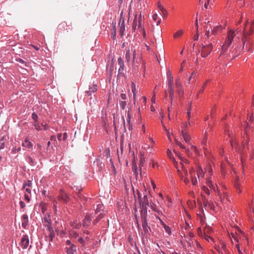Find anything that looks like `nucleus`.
<instances>
[{
    "instance_id": "nucleus-2",
    "label": "nucleus",
    "mask_w": 254,
    "mask_h": 254,
    "mask_svg": "<svg viewBox=\"0 0 254 254\" xmlns=\"http://www.w3.org/2000/svg\"><path fill=\"white\" fill-rule=\"evenodd\" d=\"M243 136V142L241 146L233 139L230 140L231 146L233 149H235L241 155L242 163L244 162V158L247 156V149L252 153L254 150V123H248L246 122Z\"/></svg>"
},
{
    "instance_id": "nucleus-5",
    "label": "nucleus",
    "mask_w": 254,
    "mask_h": 254,
    "mask_svg": "<svg viewBox=\"0 0 254 254\" xmlns=\"http://www.w3.org/2000/svg\"><path fill=\"white\" fill-rule=\"evenodd\" d=\"M65 245L68 246L65 248L67 254H75L76 252V246L69 240H66Z\"/></svg>"
},
{
    "instance_id": "nucleus-21",
    "label": "nucleus",
    "mask_w": 254,
    "mask_h": 254,
    "mask_svg": "<svg viewBox=\"0 0 254 254\" xmlns=\"http://www.w3.org/2000/svg\"><path fill=\"white\" fill-rule=\"evenodd\" d=\"M22 227L24 229H26L28 223V216L27 214H24L22 216Z\"/></svg>"
},
{
    "instance_id": "nucleus-27",
    "label": "nucleus",
    "mask_w": 254,
    "mask_h": 254,
    "mask_svg": "<svg viewBox=\"0 0 254 254\" xmlns=\"http://www.w3.org/2000/svg\"><path fill=\"white\" fill-rule=\"evenodd\" d=\"M22 146L24 147H26L29 149L32 148L33 144L31 142H30L28 138H26L24 142L22 143Z\"/></svg>"
},
{
    "instance_id": "nucleus-32",
    "label": "nucleus",
    "mask_w": 254,
    "mask_h": 254,
    "mask_svg": "<svg viewBox=\"0 0 254 254\" xmlns=\"http://www.w3.org/2000/svg\"><path fill=\"white\" fill-rule=\"evenodd\" d=\"M151 208L152 209V210L156 212H157V213H158L159 214H162V212L161 211H160L158 208V207H157L156 205L154 204V203H152V204H151Z\"/></svg>"
},
{
    "instance_id": "nucleus-48",
    "label": "nucleus",
    "mask_w": 254,
    "mask_h": 254,
    "mask_svg": "<svg viewBox=\"0 0 254 254\" xmlns=\"http://www.w3.org/2000/svg\"><path fill=\"white\" fill-rule=\"evenodd\" d=\"M132 168V171L133 172L136 177H137V176L138 175V170L137 166L135 164L133 165Z\"/></svg>"
},
{
    "instance_id": "nucleus-52",
    "label": "nucleus",
    "mask_w": 254,
    "mask_h": 254,
    "mask_svg": "<svg viewBox=\"0 0 254 254\" xmlns=\"http://www.w3.org/2000/svg\"><path fill=\"white\" fill-rule=\"evenodd\" d=\"M120 106L122 110H124L127 106V102L125 101H120Z\"/></svg>"
},
{
    "instance_id": "nucleus-12",
    "label": "nucleus",
    "mask_w": 254,
    "mask_h": 254,
    "mask_svg": "<svg viewBox=\"0 0 254 254\" xmlns=\"http://www.w3.org/2000/svg\"><path fill=\"white\" fill-rule=\"evenodd\" d=\"M131 118V115L130 114L129 109H128L127 113V125H126V123H125L124 118V117H123V124H124V127L125 131H126V127H128V129L129 130H130L132 129V126L130 123Z\"/></svg>"
},
{
    "instance_id": "nucleus-34",
    "label": "nucleus",
    "mask_w": 254,
    "mask_h": 254,
    "mask_svg": "<svg viewBox=\"0 0 254 254\" xmlns=\"http://www.w3.org/2000/svg\"><path fill=\"white\" fill-rule=\"evenodd\" d=\"M104 217V214L102 213H101L99 214V215L93 220V224L94 225L96 224L101 219H102Z\"/></svg>"
},
{
    "instance_id": "nucleus-35",
    "label": "nucleus",
    "mask_w": 254,
    "mask_h": 254,
    "mask_svg": "<svg viewBox=\"0 0 254 254\" xmlns=\"http://www.w3.org/2000/svg\"><path fill=\"white\" fill-rule=\"evenodd\" d=\"M15 61L19 63L20 64H22L24 66L27 67L28 66V63L27 62L24 61L21 58H17L15 59Z\"/></svg>"
},
{
    "instance_id": "nucleus-51",
    "label": "nucleus",
    "mask_w": 254,
    "mask_h": 254,
    "mask_svg": "<svg viewBox=\"0 0 254 254\" xmlns=\"http://www.w3.org/2000/svg\"><path fill=\"white\" fill-rule=\"evenodd\" d=\"M111 37H112V39H114V40L116 39V29L115 25L114 26V27L113 28L112 32V34H111Z\"/></svg>"
},
{
    "instance_id": "nucleus-29",
    "label": "nucleus",
    "mask_w": 254,
    "mask_h": 254,
    "mask_svg": "<svg viewBox=\"0 0 254 254\" xmlns=\"http://www.w3.org/2000/svg\"><path fill=\"white\" fill-rule=\"evenodd\" d=\"M168 89H174V79L173 78L167 79Z\"/></svg>"
},
{
    "instance_id": "nucleus-6",
    "label": "nucleus",
    "mask_w": 254,
    "mask_h": 254,
    "mask_svg": "<svg viewBox=\"0 0 254 254\" xmlns=\"http://www.w3.org/2000/svg\"><path fill=\"white\" fill-rule=\"evenodd\" d=\"M175 87L176 88V91L179 96V97H183L184 96V89L183 88V85L180 77H178L176 79Z\"/></svg>"
},
{
    "instance_id": "nucleus-42",
    "label": "nucleus",
    "mask_w": 254,
    "mask_h": 254,
    "mask_svg": "<svg viewBox=\"0 0 254 254\" xmlns=\"http://www.w3.org/2000/svg\"><path fill=\"white\" fill-rule=\"evenodd\" d=\"M134 196L135 198L137 197L138 201H140L142 198V194L138 190H136V193L134 192Z\"/></svg>"
},
{
    "instance_id": "nucleus-24",
    "label": "nucleus",
    "mask_w": 254,
    "mask_h": 254,
    "mask_svg": "<svg viewBox=\"0 0 254 254\" xmlns=\"http://www.w3.org/2000/svg\"><path fill=\"white\" fill-rule=\"evenodd\" d=\"M197 172V176L198 177L199 181H201V179L203 178L204 176V172L202 170V169L201 167L198 166L196 170Z\"/></svg>"
},
{
    "instance_id": "nucleus-58",
    "label": "nucleus",
    "mask_w": 254,
    "mask_h": 254,
    "mask_svg": "<svg viewBox=\"0 0 254 254\" xmlns=\"http://www.w3.org/2000/svg\"><path fill=\"white\" fill-rule=\"evenodd\" d=\"M195 74H196V73L194 71H193V72L191 73L190 76L189 77V78L188 79V84L190 83V81L191 79L193 78L195 76Z\"/></svg>"
},
{
    "instance_id": "nucleus-39",
    "label": "nucleus",
    "mask_w": 254,
    "mask_h": 254,
    "mask_svg": "<svg viewBox=\"0 0 254 254\" xmlns=\"http://www.w3.org/2000/svg\"><path fill=\"white\" fill-rule=\"evenodd\" d=\"M202 190L205 193L209 195L210 193V191H211L207 187L203 186L201 188Z\"/></svg>"
},
{
    "instance_id": "nucleus-47",
    "label": "nucleus",
    "mask_w": 254,
    "mask_h": 254,
    "mask_svg": "<svg viewBox=\"0 0 254 254\" xmlns=\"http://www.w3.org/2000/svg\"><path fill=\"white\" fill-rule=\"evenodd\" d=\"M77 241L82 245V246L85 248V240L82 237H78L77 239Z\"/></svg>"
},
{
    "instance_id": "nucleus-37",
    "label": "nucleus",
    "mask_w": 254,
    "mask_h": 254,
    "mask_svg": "<svg viewBox=\"0 0 254 254\" xmlns=\"http://www.w3.org/2000/svg\"><path fill=\"white\" fill-rule=\"evenodd\" d=\"M71 226L76 229H79L81 226V224L80 223H77L75 221L71 222Z\"/></svg>"
},
{
    "instance_id": "nucleus-7",
    "label": "nucleus",
    "mask_w": 254,
    "mask_h": 254,
    "mask_svg": "<svg viewBox=\"0 0 254 254\" xmlns=\"http://www.w3.org/2000/svg\"><path fill=\"white\" fill-rule=\"evenodd\" d=\"M142 227L143 229V235L146 237L148 238L150 236V232L151 229L150 226L148 225L147 221L141 222Z\"/></svg>"
},
{
    "instance_id": "nucleus-9",
    "label": "nucleus",
    "mask_w": 254,
    "mask_h": 254,
    "mask_svg": "<svg viewBox=\"0 0 254 254\" xmlns=\"http://www.w3.org/2000/svg\"><path fill=\"white\" fill-rule=\"evenodd\" d=\"M58 28L61 31L65 30L67 32H68L72 30V23L65 21L62 22L59 25Z\"/></svg>"
},
{
    "instance_id": "nucleus-26",
    "label": "nucleus",
    "mask_w": 254,
    "mask_h": 254,
    "mask_svg": "<svg viewBox=\"0 0 254 254\" xmlns=\"http://www.w3.org/2000/svg\"><path fill=\"white\" fill-rule=\"evenodd\" d=\"M182 135L183 137L185 142L187 143H189L191 139L190 136L188 134L185 130L182 131Z\"/></svg>"
},
{
    "instance_id": "nucleus-31",
    "label": "nucleus",
    "mask_w": 254,
    "mask_h": 254,
    "mask_svg": "<svg viewBox=\"0 0 254 254\" xmlns=\"http://www.w3.org/2000/svg\"><path fill=\"white\" fill-rule=\"evenodd\" d=\"M32 185V181L31 180L25 181L22 185V189H24L26 187H31Z\"/></svg>"
},
{
    "instance_id": "nucleus-57",
    "label": "nucleus",
    "mask_w": 254,
    "mask_h": 254,
    "mask_svg": "<svg viewBox=\"0 0 254 254\" xmlns=\"http://www.w3.org/2000/svg\"><path fill=\"white\" fill-rule=\"evenodd\" d=\"M20 150H21L20 147H19L18 148L14 147V148H13V149H12V152L13 153H16L20 151Z\"/></svg>"
},
{
    "instance_id": "nucleus-53",
    "label": "nucleus",
    "mask_w": 254,
    "mask_h": 254,
    "mask_svg": "<svg viewBox=\"0 0 254 254\" xmlns=\"http://www.w3.org/2000/svg\"><path fill=\"white\" fill-rule=\"evenodd\" d=\"M164 228L166 233H167L169 235L171 234V230L169 226L166 225V226H164Z\"/></svg>"
},
{
    "instance_id": "nucleus-46",
    "label": "nucleus",
    "mask_w": 254,
    "mask_h": 254,
    "mask_svg": "<svg viewBox=\"0 0 254 254\" xmlns=\"http://www.w3.org/2000/svg\"><path fill=\"white\" fill-rule=\"evenodd\" d=\"M209 81V80H206L201 86L200 89L198 91V94H201L203 93L204 89L205 88L206 85Z\"/></svg>"
},
{
    "instance_id": "nucleus-55",
    "label": "nucleus",
    "mask_w": 254,
    "mask_h": 254,
    "mask_svg": "<svg viewBox=\"0 0 254 254\" xmlns=\"http://www.w3.org/2000/svg\"><path fill=\"white\" fill-rule=\"evenodd\" d=\"M190 111H191V106H188V111H187V116H188V121L190 120Z\"/></svg>"
},
{
    "instance_id": "nucleus-28",
    "label": "nucleus",
    "mask_w": 254,
    "mask_h": 254,
    "mask_svg": "<svg viewBox=\"0 0 254 254\" xmlns=\"http://www.w3.org/2000/svg\"><path fill=\"white\" fill-rule=\"evenodd\" d=\"M132 54L131 53L129 49L127 50L126 53V60L127 63H129L131 61Z\"/></svg>"
},
{
    "instance_id": "nucleus-4",
    "label": "nucleus",
    "mask_w": 254,
    "mask_h": 254,
    "mask_svg": "<svg viewBox=\"0 0 254 254\" xmlns=\"http://www.w3.org/2000/svg\"><path fill=\"white\" fill-rule=\"evenodd\" d=\"M141 14H140V17L139 18V19H137L136 15L135 16L134 19L133 20V23H132V29L135 31L136 29L139 30V32L140 33L142 32L143 37H145V31L144 29V27L141 25Z\"/></svg>"
},
{
    "instance_id": "nucleus-10",
    "label": "nucleus",
    "mask_w": 254,
    "mask_h": 254,
    "mask_svg": "<svg viewBox=\"0 0 254 254\" xmlns=\"http://www.w3.org/2000/svg\"><path fill=\"white\" fill-rule=\"evenodd\" d=\"M58 199L60 200L63 201L65 203H67L69 202L70 197L64 190L61 189L60 190V194L58 196Z\"/></svg>"
},
{
    "instance_id": "nucleus-15",
    "label": "nucleus",
    "mask_w": 254,
    "mask_h": 254,
    "mask_svg": "<svg viewBox=\"0 0 254 254\" xmlns=\"http://www.w3.org/2000/svg\"><path fill=\"white\" fill-rule=\"evenodd\" d=\"M140 208H147L149 205V201L146 194H144L142 198L139 201Z\"/></svg>"
},
{
    "instance_id": "nucleus-60",
    "label": "nucleus",
    "mask_w": 254,
    "mask_h": 254,
    "mask_svg": "<svg viewBox=\"0 0 254 254\" xmlns=\"http://www.w3.org/2000/svg\"><path fill=\"white\" fill-rule=\"evenodd\" d=\"M167 154H168V157H169L170 158V159H171L172 160H174V158L173 157H172V152H171V150L169 149L167 150Z\"/></svg>"
},
{
    "instance_id": "nucleus-23",
    "label": "nucleus",
    "mask_w": 254,
    "mask_h": 254,
    "mask_svg": "<svg viewBox=\"0 0 254 254\" xmlns=\"http://www.w3.org/2000/svg\"><path fill=\"white\" fill-rule=\"evenodd\" d=\"M206 187H207L211 191L215 192L217 191V189H216L215 186L212 184V181L209 179H207L206 182Z\"/></svg>"
},
{
    "instance_id": "nucleus-62",
    "label": "nucleus",
    "mask_w": 254,
    "mask_h": 254,
    "mask_svg": "<svg viewBox=\"0 0 254 254\" xmlns=\"http://www.w3.org/2000/svg\"><path fill=\"white\" fill-rule=\"evenodd\" d=\"M167 79L171 78H173V76L172 75L171 72L169 70H168L167 71Z\"/></svg>"
},
{
    "instance_id": "nucleus-1",
    "label": "nucleus",
    "mask_w": 254,
    "mask_h": 254,
    "mask_svg": "<svg viewBox=\"0 0 254 254\" xmlns=\"http://www.w3.org/2000/svg\"><path fill=\"white\" fill-rule=\"evenodd\" d=\"M254 31V20L250 23L247 20L245 23V27L243 30V36L238 43H234L233 46L230 49V52L228 53L227 51L229 47L233 41H236L239 37H236L239 31L238 30H230L226 38L225 41L221 46V50L219 57L218 58L219 62L222 61L225 58H235L237 57L242 50H244L245 46L246 51H249L251 49L252 43L251 41V36Z\"/></svg>"
},
{
    "instance_id": "nucleus-11",
    "label": "nucleus",
    "mask_w": 254,
    "mask_h": 254,
    "mask_svg": "<svg viewBox=\"0 0 254 254\" xmlns=\"http://www.w3.org/2000/svg\"><path fill=\"white\" fill-rule=\"evenodd\" d=\"M44 226L46 228L47 230L49 232L48 237L45 236V238L48 239L49 241L50 242H52L53 241V239L55 236V234L54 229L52 226V224L45 225Z\"/></svg>"
},
{
    "instance_id": "nucleus-63",
    "label": "nucleus",
    "mask_w": 254,
    "mask_h": 254,
    "mask_svg": "<svg viewBox=\"0 0 254 254\" xmlns=\"http://www.w3.org/2000/svg\"><path fill=\"white\" fill-rule=\"evenodd\" d=\"M223 193H224V198H226V199L227 201L230 202V199L228 193L224 192Z\"/></svg>"
},
{
    "instance_id": "nucleus-64",
    "label": "nucleus",
    "mask_w": 254,
    "mask_h": 254,
    "mask_svg": "<svg viewBox=\"0 0 254 254\" xmlns=\"http://www.w3.org/2000/svg\"><path fill=\"white\" fill-rule=\"evenodd\" d=\"M120 97L123 101H125L127 98L126 94L124 93H122L120 95Z\"/></svg>"
},
{
    "instance_id": "nucleus-61",
    "label": "nucleus",
    "mask_w": 254,
    "mask_h": 254,
    "mask_svg": "<svg viewBox=\"0 0 254 254\" xmlns=\"http://www.w3.org/2000/svg\"><path fill=\"white\" fill-rule=\"evenodd\" d=\"M24 199L25 201H26L27 202H30V197L27 194H24Z\"/></svg>"
},
{
    "instance_id": "nucleus-3",
    "label": "nucleus",
    "mask_w": 254,
    "mask_h": 254,
    "mask_svg": "<svg viewBox=\"0 0 254 254\" xmlns=\"http://www.w3.org/2000/svg\"><path fill=\"white\" fill-rule=\"evenodd\" d=\"M210 37L209 29H208L206 31L203 38V43L202 44V46L198 50L203 58L207 57L211 53L213 46L216 42V39L214 37L209 39Z\"/></svg>"
},
{
    "instance_id": "nucleus-38",
    "label": "nucleus",
    "mask_w": 254,
    "mask_h": 254,
    "mask_svg": "<svg viewBox=\"0 0 254 254\" xmlns=\"http://www.w3.org/2000/svg\"><path fill=\"white\" fill-rule=\"evenodd\" d=\"M217 195L219 197V200L223 203H224V196H223L222 193H221L220 191L218 190L217 188Z\"/></svg>"
},
{
    "instance_id": "nucleus-45",
    "label": "nucleus",
    "mask_w": 254,
    "mask_h": 254,
    "mask_svg": "<svg viewBox=\"0 0 254 254\" xmlns=\"http://www.w3.org/2000/svg\"><path fill=\"white\" fill-rule=\"evenodd\" d=\"M4 138L5 136H3L1 139H0V150L4 148L5 146V142H4Z\"/></svg>"
},
{
    "instance_id": "nucleus-22",
    "label": "nucleus",
    "mask_w": 254,
    "mask_h": 254,
    "mask_svg": "<svg viewBox=\"0 0 254 254\" xmlns=\"http://www.w3.org/2000/svg\"><path fill=\"white\" fill-rule=\"evenodd\" d=\"M26 161L32 166H35L37 164L36 160L33 158L31 155H27L25 157Z\"/></svg>"
},
{
    "instance_id": "nucleus-49",
    "label": "nucleus",
    "mask_w": 254,
    "mask_h": 254,
    "mask_svg": "<svg viewBox=\"0 0 254 254\" xmlns=\"http://www.w3.org/2000/svg\"><path fill=\"white\" fill-rule=\"evenodd\" d=\"M124 67H125V65L120 66V67L118 70V74L119 75H120L121 76L124 75Z\"/></svg>"
},
{
    "instance_id": "nucleus-33",
    "label": "nucleus",
    "mask_w": 254,
    "mask_h": 254,
    "mask_svg": "<svg viewBox=\"0 0 254 254\" xmlns=\"http://www.w3.org/2000/svg\"><path fill=\"white\" fill-rule=\"evenodd\" d=\"M190 173L191 177V183L192 184V185L193 186H196L197 184V180L196 178L195 177V176H193L192 171H190Z\"/></svg>"
},
{
    "instance_id": "nucleus-20",
    "label": "nucleus",
    "mask_w": 254,
    "mask_h": 254,
    "mask_svg": "<svg viewBox=\"0 0 254 254\" xmlns=\"http://www.w3.org/2000/svg\"><path fill=\"white\" fill-rule=\"evenodd\" d=\"M44 226L52 224V221L49 214H45L42 219Z\"/></svg>"
},
{
    "instance_id": "nucleus-16",
    "label": "nucleus",
    "mask_w": 254,
    "mask_h": 254,
    "mask_svg": "<svg viewBox=\"0 0 254 254\" xmlns=\"http://www.w3.org/2000/svg\"><path fill=\"white\" fill-rule=\"evenodd\" d=\"M223 29V27L221 25H217L213 27V29L211 31V34H210L211 37H210V39L212 37V35H216L219 33H220Z\"/></svg>"
},
{
    "instance_id": "nucleus-43",
    "label": "nucleus",
    "mask_w": 254,
    "mask_h": 254,
    "mask_svg": "<svg viewBox=\"0 0 254 254\" xmlns=\"http://www.w3.org/2000/svg\"><path fill=\"white\" fill-rule=\"evenodd\" d=\"M176 144L177 146H179L180 148L185 149L186 152L189 151V149H187L186 147L179 141L176 140Z\"/></svg>"
},
{
    "instance_id": "nucleus-13",
    "label": "nucleus",
    "mask_w": 254,
    "mask_h": 254,
    "mask_svg": "<svg viewBox=\"0 0 254 254\" xmlns=\"http://www.w3.org/2000/svg\"><path fill=\"white\" fill-rule=\"evenodd\" d=\"M91 220V214L88 213L85 215L84 219H83L81 225H82L83 228H87L90 226Z\"/></svg>"
},
{
    "instance_id": "nucleus-50",
    "label": "nucleus",
    "mask_w": 254,
    "mask_h": 254,
    "mask_svg": "<svg viewBox=\"0 0 254 254\" xmlns=\"http://www.w3.org/2000/svg\"><path fill=\"white\" fill-rule=\"evenodd\" d=\"M159 10L161 12L164 17H166L167 16L168 12L167 10L163 7V6H161L160 9Z\"/></svg>"
},
{
    "instance_id": "nucleus-40",
    "label": "nucleus",
    "mask_w": 254,
    "mask_h": 254,
    "mask_svg": "<svg viewBox=\"0 0 254 254\" xmlns=\"http://www.w3.org/2000/svg\"><path fill=\"white\" fill-rule=\"evenodd\" d=\"M183 34V30L182 29H180L177 32H176L174 34V38H178L180 37H181Z\"/></svg>"
},
{
    "instance_id": "nucleus-59",
    "label": "nucleus",
    "mask_w": 254,
    "mask_h": 254,
    "mask_svg": "<svg viewBox=\"0 0 254 254\" xmlns=\"http://www.w3.org/2000/svg\"><path fill=\"white\" fill-rule=\"evenodd\" d=\"M71 236L74 238V239H78L79 237V234L77 232H73L71 234Z\"/></svg>"
},
{
    "instance_id": "nucleus-30",
    "label": "nucleus",
    "mask_w": 254,
    "mask_h": 254,
    "mask_svg": "<svg viewBox=\"0 0 254 254\" xmlns=\"http://www.w3.org/2000/svg\"><path fill=\"white\" fill-rule=\"evenodd\" d=\"M169 93V98L171 100V105H172L173 100L174 98V89H168Z\"/></svg>"
},
{
    "instance_id": "nucleus-36",
    "label": "nucleus",
    "mask_w": 254,
    "mask_h": 254,
    "mask_svg": "<svg viewBox=\"0 0 254 254\" xmlns=\"http://www.w3.org/2000/svg\"><path fill=\"white\" fill-rule=\"evenodd\" d=\"M103 210V205L102 204H99L97 205V208L95 211V214H97Z\"/></svg>"
},
{
    "instance_id": "nucleus-14",
    "label": "nucleus",
    "mask_w": 254,
    "mask_h": 254,
    "mask_svg": "<svg viewBox=\"0 0 254 254\" xmlns=\"http://www.w3.org/2000/svg\"><path fill=\"white\" fill-rule=\"evenodd\" d=\"M21 246L23 249H26L28 248L29 244V237L27 235H24L22 236L21 242Z\"/></svg>"
},
{
    "instance_id": "nucleus-56",
    "label": "nucleus",
    "mask_w": 254,
    "mask_h": 254,
    "mask_svg": "<svg viewBox=\"0 0 254 254\" xmlns=\"http://www.w3.org/2000/svg\"><path fill=\"white\" fill-rule=\"evenodd\" d=\"M118 63L120 66H124V62L122 58H119L118 59Z\"/></svg>"
},
{
    "instance_id": "nucleus-18",
    "label": "nucleus",
    "mask_w": 254,
    "mask_h": 254,
    "mask_svg": "<svg viewBox=\"0 0 254 254\" xmlns=\"http://www.w3.org/2000/svg\"><path fill=\"white\" fill-rule=\"evenodd\" d=\"M141 222L147 221V208H140V210Z\"/></svg>"
},
{
    "instance_id": "nucleus-19",
    "label": "nucleus",
    "mask_w": 254,
    "mask_h": 254,
    "mask_svg": "<svg viewBox=\"0 0 254 254\" xmlns=\"http://www.w3.org/2000/svg\"><path fill=\"white\" fill-rule=\"evenodd\" d=\"M131 51L132 52L131 57L132 65L133 66V68H135L136 66L138 67V65L136 64L137 63L138 58L136 57V54L135 52V50L131 49Z\"/></svg>"
},
{
    "instance_id": "nucleus-54",
    "label": "nucleus",
    "mask_w": 254,
    "mask_h": 254,
    "mask_svg": "<svg viewBox=\"0 0 254 254\" xmlns=\"http://www.w3.org/2000/svg\"><path fill=\"white\" fill-rule=\"evenodd\" d=\"M32 118L34 120V122L38 121V116L35 112H33L32 113Z\"/></svg>"
},
{
    "instance_id": "nucleus-8",
    "label": "nucleus",
    "mask_w": 254,
    "mask_h": 254,
    "mask_svg": "<svg viewBox=\"0 0 254 254\" xmlns=\"http://www.w3.org/2000/svg\"><path fill=\"white\" fill-rule=\"evenodd\" d=\"M119 33L122 37H123L125 34V20L123 17V12H122L121 13L119 22Z\"/></svg>"
},
{
    "instance_id": "nucleus-17",
    "label": "nucleus",
    "mask_w": 254,
    "mask_h": 254,
    "mask_svg": "<svg viewBox=\"0 0 254 254\" xmlns=\"http://www.w3.org/2000/svg\"><path fill=\"white\" fill-rule=\"evenodd\" d=\"M97 86L96 84H92L89 85V89L85 91V93L89 96L97 91Z\"/></svg>"
},
{
    "instance_id": "nucleus-41",
    "label": "nucleus",
    "mask_w": 254,
    "mask_h": 254,
    "mask_svg": "<svg viewBox=\"0 0 254 254\" xmlns=\"http://www.w3.org/2000/svg\"><path fill=\"white\" fill-rule=\"evenodd\" d=\"M201 144L203 146V149H205V146L207 144V134H206V132L205 133L204 136V137L202 139V140L201 141Z\"/></svg>"
},
{
    "instance_id": "nucleus-44",
    "label": "nucleus",
    "mask_w": 254,
    "mask_h": 254,
    "mask_svg": "<svg viewBox=\"0 0 254 254\" xmlns=\"http://www.w3.org/2000/svg\"><path fill=\"white\" fill-rule=\"evenodd\" d=\"M33 126H34L35 129L37 130L40 131V130H42V128H41V127H40V126L39 125V121L34 122Z\"/></svg>"
},
{
    "instance_id": "nucleus-25",
    "label": "nucleus",
    "mask_w": 254,
    "mask_h": 254,
    "mask_svg": "<svg viewBox=\"0 0 254 254\" xmlns=\"http://www.w3.org/2000/svg\"><path fill=\"white\" fill-rule=\"evenodd\" d=\"M220 244L221 246V251L223 252V254H230L228 249H227L226 244L223 241H220Z\"/></svg>"
}]
</instances>
